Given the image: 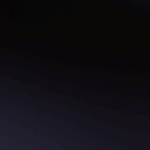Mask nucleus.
Listing matches in <instances>:
<instances>
[{
    "instance_id": "obj_2",
    "label": "nucleus",
    "mask_w": 150,
    "mask_h": 150,
    "mask_svg": "<svg viewBox=\"0 0 150 150\" xmlns=\"http://www.w3.org/2000/svg\"><path fill=\"white\" fill-rule=\"evenodd\" d=\"M36 42H37V41H39V40H38V38H36Z\"/></svg>"
},
{
    "instance_id": "obj_1",
    "label": "nucleus",
    "mask_w": 150,
    "mask_h": 150,
    "mask_svg": "<svg viewBox=\"0 0 150 150\" xmlns=\"http://www.w3.org/2000/svg\"><path fill=\"white\" fill-rule=\"evenodd\" d=\"M29 79H30V0H29Z\"/></svg>"
},
{
    "instance_id": "obj_3",
    "label": "nucleus",
    "mask_w": 150,
    "mask_h": 150,
    "mask_svg": "<svg viewBox=\"0 0 150 150\" xmlns=\"http://www.w3.org/2000/svg\"><path fill=\"white\" fill-rule=\"evenodd\" d=\"M35 108H37V106H35Z\"/></svg>"
}]
</instances>
